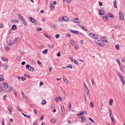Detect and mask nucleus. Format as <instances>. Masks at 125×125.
<instances>
[{"label":"nucleus","instance_id":"nucleus-1","mask_svg":"<svg viewBox=\"0 0 125 125\" xmlns=\"http://www.w3.org/2000/svg\"><path fill=\"white\" fill-rule=\"evenodd\" d=\"M88 35L91 37L96 39H98V38L96 35L92 33H89Z\"/></svg>","mask_w":125,"mask_h":125},{"label":"nucleus","instance_id":"nucleus-2","mask_svg":"<svg viewBox=\"0 0 125 125\" xmlns=\"http://www.w3.org/2000/svg\"><path fill=\"white\" fill-rule=\"evenodd\" d=\"M119 18L121 20H123L124 19V14L121 12H119Z\"/></svg>","mask_w":125,"mask_h":125},{"label":"nucleus","instance_id":"nucleus-3","mask_svg":"<svg viewBox=\"0 0 125 125\" xmlns=\"http://www.w3.org/2000/svg\"><path fill=\"white\" fill-rule=\"evenodd\" d=\"M96 43L102 47L104 45V42L101 41H98Z\"/></svg>","mask_w":125,"mask_h":125},{"label":"nucleus","instance_id":"nucleus-4","mask_svg":"<svg viewBox=\"0 0 125 125\" xmlns=\"http://www.w3.org/2000/svg\"><path fill=\"white\" fill-rule=\"evenodd\" d=\"M55 100L56 102H58L59 101H61L62 100V98L60 96H59L58 97H56L55 99Z\"/></svg>","mask_w":125,"mask_h":125},{"label":"nucleus","instance_id":"nucleus-5","mask_svg":"<svg viewBox=\"0 0 125 125\" xmlns=\"http://www.w3.org/2000/svg\"><path fill=\"white\" fill-rule=\"evenodd\" d=\"M12 108L11 107V106H8L7 107V109L9 111V113L10 114H11L12 112Z\"/></svg>","mask_w":125,"mask_h":125},{"label":"nucleus","instance_id":"nucleus-6","mask_svg":"<svg viewBox=\"0 0 125 125\" xmlns=\"http://www.w3.org/2000/svg\"><path fill=\"white\" fill-rule=\"evenodd\" d=\"M70 31L73 34H78L79 33V32L78 31L73 30L71 29H70Z\"/></svg>","mask_w":125,"mask_h":125},{"label":"nucleus","instance_id":"nucleus-7","mask_svg":"<svg viewBox=\"0 0 125 125\" xmlns=\"http://www.w3.org/2000/svg\"><path fill=\"white\" fill-rule=\"evenodd\" d=\"M81 119L82 122L83 123L86 122V119L84 116H81Z\"/></svg>","mask_w":125,"mask_h":125},{"label":"nucleus","instance_id":"nucleus-8","mask_svg":"<svg viewBox=\"0 0 125 125\" xmlns=\"http://www.w3.org/2000/svg\"><path fill=\"white\" fill-rule=\"evenodd\" d=\"M3 84L4 86V88L5 89H6L8 88L9 85L7 83L4 82L3 83Z\"/></svg>","mask_w":125,"mask_h":125},{"label":"nucleus","instance_id":"nucleus-9","mask_svg":"<svg viewBox=\"0 0 125 125\" xmlns=\"http://www.w3.org/2000/svg\"><path fill=\"white\" fill-rule=\"evenodd\" d=\"M78 25L84 31H87V30L86 29V28L84 27L83 26L80 24H78Z\"/></svg>","mask_w":125,"mask_h":125},{"label":"nucleus","instance_id":"nucleus-10","mask_svg":"<svg viewBox=\"0 0 125 125\" xmlns=\"http://www.w3.org/2000/svg\"><path fill=\"white\" fill-rule=\"evenodd\" d=\"M74 20H75V22L78 23H79L80 22V20L78 18H75L73 19Z\"/></svg>","mask_w":125,"mask_h":125},{"label":"nucleus","instance_id":"nucleus-11","mask_svg":"<svg viewBox=\"0 0 125 125\" xmlns=\"http://www.w3.org/2000/svg\"><path fill=\"white\" fill-rule=\"evenodd\" d=\"M69 20V19L67 17L65 16H63V21H68Z\"/></svg>","mask_w":125,"mask_h":125},{"label":"nucleus","instance_id":"nucleus-12","mask_svg":"<svg viewBox=\"0 0 125 125\" xmlns=\"http://www.w3.org/2000/svg\"><path fill=\"white\" fill-rule=\"evenodd\" d=\"M120 78L121 80L122 81V82L123 83V85H124L125 84V82L124 79L123 77L122 76H121L120 77Z\"/></svg>","mask_w":125,"mask_h":125},{"label":"nucleus","instance_id":"nucleus-13","mask_svg":"<svg viewBox=\"0 0 125 125\" xmlns=\"http://www.w3.org/2000/svg\"><path fill=\"white\" fill-rule=\"evenodd\" d=\"M99 14L101 15H103L104 13V11L102 10L101 9H100L99 11Z\"/></svg>","mask_w":125,"mask_h":125},{"label":"nucleus","instance_id":"nucleus-14","mask_svg":"<svg viewBox=\"0 0 125 125\" xmlns=\"http://www.w3.org/2000/svg\"><path fill=\"white\" fill-rule=\"evenodd\" d=\"M107 15L109 17L112 18L114 17L113 15L111 13H108Z\"/></svg>","mask_w":125,"mask_h":125},{"label":"nucleus","instance_id":"nucleus-15","mask_svg":"<svg viewBox=\"0 0 125 125\" xmlns=\"http://www.w3.org/2000/svg\"><path fill=\"white\" fill-rule=\"evenodd\" d=\"M16 29V26L15 25H13L11 27V29L12 30H15Z\"/></svg>","mask_w":125,"mask_h":125},{"label":"nucleus","instance_id":"nucleus-16","mask_svg":"<svg viewBox=\"0 0 125 125\" xmlns=\"http://www.w3.org/2000/svg\"><path fill=\"white\" fill-rule=\"evenodd\" d=\"M29 19L31 21L32 23H34L35 22V20L32 18L31 17H30L29 18Z\"/></svg>","mask_w":125,"mask_h":125},{"label":"nucleus","instance_id":"nucleus-17","mask_svg":"<svg viewBox=\"0 0 125 125\" xmlns=\"http://www.w3.org/2000/svg\"><path fill=\"white\" fill-rule=\"evenodd\" d=\"M116 1L115 0L114 1V6L115 8H116L117 7V6L116 5Z\"/></svg>","mask_w":125,"mask_h":125},{"label":"nucleus","instance_id":"nucleus-18","mask_svg":"<svg viewBox=\"0 0 125 125\" xmlns=\"http://www.w3.org/2000/svg\"><path fill=\"white\" fill-rule=\"evenodd\" d=\"M34 69V68L30 66L29 68L28 69V70L32 72L33 71Z\"/></svg>","mask_w":125,"mask_h":125},{"label":"nucleus","instance_id":"nucleus-19","mask_svg":"<svg viewBox=\"0 0 125 125\" xmlns=\"http://www.w3.org/2000/svg\"><path fill=\"white\" fill-rule=\"evenodd\" d=\"M48 46L49 48L52 49L53 48L54 45L53 44H48Z\"/></svg>","mask_w":125,"mask_h":125},{"label":"nucleus","instance_id":"nucleus-20","mask_svg":"<svg viewBox=\"0 0 125 125\" xmlns=\"http://www.w3.org/2000/svg\"><path fill=\"white\" fill-rule=\"evenodd\" d=\"M63 80H64V82L66 84H68L69 83V82L65 78H63Z\"/></svg>","mask_w":125,"mask_h":125},{"label":"nucleus","instance_id":"nucleus-21","mask_svg":"<svg viewBox=\"0 0 125 125\" xmlns=\"http://www.w3.org/2000/svg\"><path fill=\"white\" fill-rule=\"evenodd\" d=\"M84 114V112H80L79 114H77V115L78 116H81L83 115Z\"/></svg>","mask_w":125,"mask_h":125},{"label":"nucleus","instance_id":"nucleus-22","mask_svg":"<svg viewBox=\"0 0 125 125\" xmlns=\"http://www.w3.org/2000/svg\"><path fill=\"white\" fill-rule=\"evenodd\" d=\"M111 118V119L112 121V122L114 123H115V121L114 119L113 118V116H110Z\"/></svg>","mask_w":125,"mask_h":125},{"label":"nucleus","instance_id":"nucleus-23","mask_svg":"<svg viewBox=\"0 0 125 125\" xmlns=\"http://www.w3.org/2000/svg\"><path fill=\"white\" fill-rule=\"evenodd\" d=\"M109 114L110 115V116H113V115L112 114V110L110 108L109 109Z\"/></svg>","mask_w":125,"mask_h":125},{"label":"nucleus","instance_id":"nucleus-24","mask_svg":"<svg viewBox=\"0 0 125 125\" xmlns=\"http://www.w3.org/2000/svg\"><path fill=\"white\" fill-rule=\"evenodd\" d=\"M18 16L19 17V18L20 19H21L23 17L20 14H17Z\"/></svg>","mask_w":125,"mask_h":125},{"label":"nucleus","instance_id":"nucleus-25","mask_svg":"<svg viewBox=\"0 0 125 125\" xmlns=\"http://www.w3.org/2000/svg\"><path fill=\"white\" fill-rule=\"evenodd\" d=\"M66 93L65 91H64L63 92V95H64V97H63V99H65L66 98Z\"/></svg>","mask_w":125,"mask_h":125},{"label":"nucleus","instance_id":"nucleus-26","mask_svg":"<svg viewBox=\"0 0 125 125\" xmlns=\"http://www.w3.org/2000/svg\"><path fill=\"white\" fill-rule=\"evenodd\" d=\"M43 35H44L45 36L48 38L49 39H51V37L50 36L46 34H43Z\"/></svg>","mask_w":125,"mask_h":125},{"label":"nucleus","instance_id":"nucleus-27","mask_svg":"<svg viewBox=\"0 0 125 125\" xmlns=\"http://www.w3.org/2000/svg\"><path fill=\"white\" fill-rule=\"evenodd\" d=\"M1 58L2 59V60L3 61H7L8 60V59L7 58H4V57H3V58L1 57Z\"/></svg>","mask_w":125,"mask_h":125},{"label":"nucleus","instance_id":"nucleus-28","mask_svg":"<svg viewBox=\"0 0 125 125\" xmlns=\"http://www.w3.org/2000/svg\"><path fill=\"white\" fill-rule=\"evenodd\" d=\"M16 107L17 110L19 111L20 112L22 111V110L20 109V107L17 106H16Z\"/></svg>","mask_w":125,"mask_h":125},{"label":"nucleus","instance_id":"nucleus-29","mask_svg":"<svg viewBox=\"0 0 125 125\" xmlns=\"http://www.w3.org/2000/svg\"><path fill=\"white\" fill-rule=\"evenodd\" d=\"M90 105L92 108H93L94 107V105L93 102H91L90 103Z\"/></svg>","mask_w":125,"mask_h":125},{"label":"nucleus","instance_id":"nucleus-30","mask_svg":"<svg viewBox=\"0 0 125 125\" xmlns=\"http://www.w3.org/2000/svg\"><path fill=\"white\" fill-rule=\"evenodd\" d=\"M108 16H103V19L105 21V20L104 19V18H105L106 19H107L108 18Z\"/></svg>","mask_w":125,"mask_h":125},{"label":"nucleus","instance_id":"nucleus-31","mask_svg":"<svg viewBox=\"0 0 125 125\" xmlns=\"http://www.w3.org/2000/svg\"><path fill=\"white\" fill-rule=\"evenodd\" d=\"M18 39V38H15V39L14 40V42H13L15 44L17 42V40Z\"/></svg>","mask_w":125,"mask_h":125},{"label":"nucleus","instance_id":"nucleus-32","mask_svg":"<svg viewBox=\"0 0 125 125\" xmlns=\"http://www.w3.org/2000/svg\"><path fill=\"white\" fill-rule=\"evenodd\" d=\"M47 50L46 49H45L44 51H43V53L44 54H46L47 53Z\"/></svg>","mask_w":125,"mask_h":125},{"label":"nucleus","instance_id":"nucleus-33","mask_svg":"<svg viewBox=\"0 0 125 125\" xmlns=\"http://www.w3.org/2000/svg\"><path fill=\"white\" fill-rule=\"evenodd\" d=\"M22 23L24 24L25 26H27V23L26 22V21L24 20V21L22 22Z\"/></svg>","mask_w":125,"mask_h":125},{"label":"nucleus","instance_id":"nucleus-34","mask_svg":"<svg viewBox=\"0 0 125 125\" xmlns=\"http://www.w3.org/2000/svg\"><path fill=\"white\" fill-rule=\"evenodd\" d=\"M24 76L27 77L28 78H30V75L28 74H25L24 75Z\"/></svg>","mask_w":125,"mask_h":125},{"label":"nucleus","instance_id":"nucleus-35","mask_svg":"<svg viewBox=\"0 0 125 125\" xmlns=\"http://www.w3.org/2000/svg\"><path fill=\"white\" fill-rule=\"evenodd\" d=\"M115 46L116 48V49L117 50H119V45L118 44L117 45H115Z\"/></svg>","mask_w":125,"mask_h":125},{"label":"nucleus","instance_id":"nucleus-36","mask_svg":"<svg viewBox=\"0 0 125 125\" xmlns=\"http://www.w3.org/2000/svg\"><path fill=\"white\" fill-rule=\"evenodd\" d=\"M51 10H53L54 9V6L53 5H52L51 6Z\"/></svg>","mask_w":125,"mask_h":125},{"label":"nucleus","instance_id":"nucleus-37","mask_svg":"<svg viewBox=\"0 0 125 125\" xmlns=\"http://www.w3.org/2000/svg\"><path fill=\"white\" fill-rule=\"evenodd\" d=\"M67 68H69L71 69H72L73 68L72 65V64H70L69 65L66 67Z\"/></svg>","mask_w":125,"mask_h":125},{"label":"nucleus","instance_id":"nucleus-38","mask_svg":"<svg viewBox=\"0 0 125 125\" xmlns=\"http://www.w3.org/2000/svg\"><path fill=\"white\" fill-rule=\"evenodd\" d=\"M37 62L38 64L40 65L41 66H42V63L39 60H37Z\"/></svg>","mask_w":125,"mask_h":125},{"label":"nucleus","instance_id":"nucleus-39","mask_svg":"<svg viewBox=\"0 0 125 125\" xmlns=\"http://www.w3.org/2000/svg\"><path fill=\"white\" fill-rule=\"evenodd\" d=\"M113 100L112 99H110V101H109L110 103V105H113L111 103L112 102H113Z\"/></svg>","mask_w":125,"mask_h":125},{"label":"nucleus","instance_id":"nucleus-40","mask_svg":"<svg viewBox=\"0 0 125 125\" xmlns=\"http://www.w3.org/2000/svg\"><path fill=\"white\" fill-rule=\"evenodd\" d=\"M71 44L72 45H73L75 43L73 40H71Z\"/></svg>","mask_w":125,"mask_h":125},{"label":"nucleus","instance_id":"nucleus-41","mask_svg":"<svg viewBox=\"0 0 125 125\" xmlns=\"http://www.w3.org/2000/svg\"><path fill=\"white\" fill-rule=\"evenodd\" d=\"M21 79L22 80V81H24L25 80H26V79L24 77H21Z\"/></svg>","mask_w":125,"mask_h":125},{"label":"nucleus","instance_id":"nucleus-42","mask_svg":"<svg viewBox=\"0 0 125 125\" xmlns=\"http://www.w3.org/2000/svg\"><path fill=\"white\" fill-rule=\"evenodd\" d=\"M56 120L55 119H53L51 120V122L53 123H54L56 122Z\"/></svg>","mask_w":125,"mask_h":125},{"label":"nucleus","instance_id":"nucleus-43","mask_svg":"<svg viewBox=\"0 0 125 125\" xmlns=\"http://www.w3.org/2000/svg\"><path fill=\"white\" fill-rule=\"evenodd\" d=\"M83 84H84V87L86 88L87 90H88V89H89L87 87V86L86 85V84H85V82H84L83 83Z\"/></svg>","mask_w":125,"mask_h":125},{"label":"nucleus","instance_id":"nucleus-44","mask_svg":"<svg viewBox=\"0 0 125 125\" xmlns=\"http://www.w3.org/2000/svg\"><path fill=\"white\" fill-rule=\"evenodd\" d=\"M91 80L92 81V85H93V86L94 84V81L92 78H91Z\"/></svg>","mask_w":125,"mask_h":125},{"label":"nucleus","instance_id":"nucleus-45","mask_svg":"<svg viewBox=\"0 0 125 125\" xmlns=\"http://www.w3.org/2000/svg\"><path fill=\"white\" fill-rule=\"evenodd\" d=\"M46 102L45 100H43L42 102L41 103V104H45Z\"/></svg>","mask_w":125,"mask_h":125},{"label":"nucleus","instance_id":"nucleus-46","mask_svg":"<svg viewBox=\"0 0 125 125\" xmlns=\"http://www.w3.org/2000/svg\"><path fill=\"white\" fill-rule=\"evenodd\" d=\"M117 73L118 76L119 77L122 76L121 74L119 72H117Z\"/></svg>","mask_w":125,"mask_h":125},{"label":"nucleus","instance_id":"nucleus-47","mask_svg":"<svg viewBox=\"0 0 125 125\" xmlns=\"http://www.w3.org/2000/svg\"><path fill=\"white\" fill-rule=\"evenodd\" d=\"M13 87L11 86H10L9 87V91H12L13 89Z\"/></svg>","mask_w":125,"mask_h":125},{"label":"nucleus","instance_id":"nucleus-48","mask_svg":"<svg viewBox=\"0 0 125 125\" xmlns=\"http://www.w3.org/2000/svg\"><path fill=\"white\" fill-rule=\"evenodd\" d=\"M3 89V86H0V92H1L2 91Z\"/></svg>","mask_w":125,"mask_h":125},{"label":"nucleus","instance_id":"nucleus-49","mask_svg":"<svg viewBox=\"0 0 125 125\" xmlns=\"http://www.w3.org/2000/svg\"><path fill=\"white\" fill-rule=\"evenodd\" d=\"M70 59V60L72 61V62H73L74 61V60H75V59H74L73 58H72V57H70V58H69Z\"/></svg>","mask_w":125,"mask_h":125},{"label":"nucleus","instance_id":"nucleus-50","mask_svg":"<svg viewBox=\"0 0 125 125\" xmlns=\"http://www.w3.org/2000/svg\"><path fill=\"white\" fill-rule=\"evenodd\" d=\"M75 63L77 65L78 64V63L77 61L75 60H74V61L73 62Z\"/></svg>","mask_w":125,"mask_h":125},{"label":"nucleus","instance_id":"nucleus-51","mask_svg":"<svg viewBox=\"0 0 125 125\" xmlns=\"http://www.w3.org/2000/svg\"><path fill=\"white\" fill-rule=\"evenodd\" d=\"M114 28L115 29H119L120 28V27L119 26H115L114 27Z\"/></svg>","mask_w":125,"mask_h":125},{"label":"nucleus","instance_id":"nucleus-52","mask_svg":"<svg viewBox=\"0 0 125 125\" xmlns=\"http://www.w3.org/2000/svg\"><path fill=\"white\" fill-rule=\"evenodd\" d=\"M19 52H20L21 54L23 55V54H24L25 53V52H24L20 50Z\"/></svg>","mask_w":125,"mask_h":125},{"label":"nucleus","instance_id":"nucleus-53","mask_svg":"<svg viewBox=\"0 0 125 125\" xmlns=\"http://www.w3.org/2000/svg\"><path fill=\"white\" fill-rule=\"evenodd\" d=\"M3 66L4 68L5 69H6L8 67L7 65L6 64L3 65Z\"/></svg>","mask_w":125,"mask_h":125},{"label":"nucleus","instance_id":"nucleus-54","mask_svg":"<svg viewBox=\"0 0 125 125\" xmlns=\"http://www.w3.org/2000/svg\"><path fill=\"white\" fill-rule=\"evenodd\" d=\"M71 107H72V106H71V103H70L69 104V109H71Z\"/></svg>","mask_w":125,"mask_h":125},{"label":"nucleus","instance_id":"nucleus-55","mask_svg":"<svg viewBox=\"0 0 125 125\" xmlns=\"http://www.w3.org/2000/svg\"><path fill=\"white\" fill-rule=\"evenodd\" d=\"M42 30L41 28H38L37 29V31H41Z\"/></svg>","mask_w":125,"mask_h":125},{"label":"nucleus","instance_id":"nucleus-56","mask_svg":"<svg viewBox=\"0 0 125 125\" xmlns=\"http://www.w3.org/2000/svg\"><path fill=\"white\" fill-rule=\"evenodd\" d=\"M71 35L70 34L67 33L66 35L67 38H69L71 37Z\"/></svg>","mask_w":125,"mask_h":125},{"label":"nucleus","instance_id":"nucleus-57","mask_svg":"<svg viewBox=\"0 0 125 125\" xmlns=\"http://www.w3.org/2000/svg\"><path fill=\"white\" fill-rule=\"evenodd\" d=\"M121 61L122 62H125V58L122 59L121 60Z\"/></svg>","mask_w":125,"mask_h":125},{"label":"nucleus","instance_id":"nucleus-58","mask_svg":"<svg viewBox=\"0 0 125 125\" xmlns=\"http://www.w3.org/2000/svg\"><path fill=\"white\" fill-rule=\"evenodd\" d=\"M60 35L59 34H56V38H58L59 37H60Z\"/></svg>","mask_w":125,"mask_h":125},{"label":"nucleus","instance_id":"nucleus-59","mask_svg":"<svg viewBox=\"0 0 125 125\" xmlns=\"http://www.w3.org/2000/svg\"><path fill=\"white\" fill-rule=\"evenodd\" d=\"M51 25L54 28H56V25L54 24H53L52 23H51Z\"/></svg>","mask_w":125,"mask_h":125},{"label":"nucleus","instance_id":"nucleus-60","mask_svg":"<svg viewBox=\"0 0 125 125\" xmlns=\"http://www.w3.org/2000/svg\"><path fill=\"white\" fill-rule=\"evenodd\" d=\"M30 66L28 64H27L26 66V67L27 68H28V69L29 68Z\"/></svg>","mask_w":125,"mask_h":125},{"label":"nucleus","instance_id":"nucleus-61","mask_svg":"<svg viewBox=\"0 0 125 125\" xmlns=\"http://www.w3.org/2000/svg\"><path fill=\"white\" fill-rule=\"evenodd\" d=\"M89 119L92 121L93 123H94V121L91 118L89 117Z\"/></svg>","mask_w":125,"mask_h":125},{"label":"nucleus","instance_id":"nucleus-62","mask_svg":"<svg viewBox=\"0 0 125 125\" xmlns=\"http://www.w3.org/2000/svg\"><path fill=\"white\" fill-rule=\"evenodd\" d=\"M30 106L32 108H34V107L33 104H30Z\"/></svg>","mask_w":125,"mask_h":125},{"label":"nucleus","instance_id":"nucleus-63","mask_svg":"<svg viewBox=\"0 0 125 125\" xmlns=\"http://www.w3.org/2000/svg\"><path fill=\"white\" fill-rule=\"evenodd\" d=\"M99 5L100 6H102L103 5V3L102 2H99Z\"/></svg>","mask_w":125,"mask_h":125},{"label":"nucleus","instance_id":"nucleus-64","mask_svg":"<svg viewBox=\"0 0 125 125\" xmlns=\"http://www.w3.org/2000/svg\"><path fill=\"white\" fill-rule=\"evenodd\" d=\"M90 93V91L89 89L87 90V92H86V93L87 95H88Z\"/></svg>","mask_w":125,"mask_h":125}]
</instances>
